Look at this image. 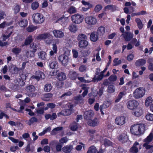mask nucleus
<instances>
[{
	"mask_svg": "<svg viewBox=\"0 0 153 153\" xmlns=\"http://www.w3.org/2000/svg\"><path fill=\"white\" fill-rule=\"evenodd\" d=\"M38 28L37 26H35L33 25H29L27 28V30L29 32H32Z\"/></svg>",
	"mask_w": 153,
	"mask_h": 153,
	"instance_id": "nucleus-36",
	"label": "nucleus"
},
{
	"mask_svg": "<svg viewBox=\"0 0 153 153\" xmlns=\"http://www.w3.org/2000/svg\"><path fill=\"white\" fill-rule=\"evenodd\" d=\"M134 55L132 53H131L128 55L127 57V59L129 61H131L133 59Z\"/></svg>",
	"mask_w": 153,
	"mask_h": 153,
	"instance_id": "nucleus-63",
	"label": "nucleus"
},
{
	"mask_svg": "<svg viewBox=\"0 0 153 153\" xmlns=\"http://www.w3.org/2000/svg\"><path fill=\"white\" fill-rule=\"evenodd\" d=\"M30 47L33 49V50L31 51V54L30 55V57H34L35 55L34 53L37 51V45L34 43L30 44Z\"/></svg>",
	"mask_w": 153,
	"mask_h": 153,
	"instance_id": "nucleus-24",
	"label": "nucleus"
},
{
	"mask_svg": "<svg viewBox=\"0 0 153 153\" xmlns=\"http://www.w3.org/2000/svg\"><path fill=\"white\" fill-rule=\"evenodd\" d=\"M52 86L51 84L47 83L45 84L44 88L45 91L47 92H50L52 89Z\"/></svg>",
	"mask_w": 153,
	"mask_h": 153,
	"instance_id": "nucleus-43",
	"label": "nucleus"
},
{
	"mask_svg": "<svg viewBox=\"0 0 153 153\" xmlns=\"http://www.w3.org/2000/svg\"><path fill=\"white\" fill-rule=\"evenodd\" d=\"M146 90L144 88L139 87L137 88L134 92L133 95L135 99H139L143 97L145 95Z\"/></svg>",
	"mask_w": 153,
	"mask_h": 153,
	"instance_id": "nucleus-4",
	"label": "nucleus"
},
{
	"mask_svg": "<svg viewBox=\"0 0 153 153\" xmlns=\"http://www.w3.org/2000/svg\"><path fill=\"white\" fill-rule=\"evenodd\" d=\"M37 119L35 117H32L29 120V121L31 123H33L34 122H37Z\"/></svg>",
	"mask_w": 153,
	"mask_h": 153,
	"instance_id": "nucleus-64",
	"label": "nucleus"
},
{
	"mask_svg": "<svg viewBox=\"0 0 153 153\" xmlns=\"http://www.w3.org/2000/svg\"><path fill=\"white\" fill-rule=\"evenodd\" d=\"M105 32V28L103 26H101L99 27L97 30V32L98 34L100 36H102Z\"/></svg>",
	"mask_w": 153,
	"mask_h": 153,
	"instance_id": "nucleus-31",
	"label": "nucleus"
},
{
	"mask_svg": "<svg viewBox=\"0 0 153 153\" xmlns=\"http://www.w3.org/2000/svg\"><path fill=\"white\" fill-rule=\"evenodd\" d=\"M118 139L119 141H121L123 143H124L128 141V137L125 134H122L119 136Z\"/></svg>",
	"mask_w": 153,
	"mask_h": 153,
	"instance_id": "nucleus-17",
	"label": "nucleus"
},
{
	"mask_svg": "<svg viewBox=\"0 0 153 153\" xmlns=\"http://www.w3.org/2000/svg\"><path fill=\"white\" fill-rule=\"evenodd\" d=\"M135 21L137 23L138 28L139 30H141L143 27V24L140 20L139 18H136L135 19Z\"/></svg>",
	"mask_w": 153,
	"mask_h": 153,
	"instance_id": "nucleus-29",
	"label": "nucleus"
},
{
	"mask_svg": "<svg viewBox=\"0 0 153 153\" xmlns=\"http://www.w3.org/2000/svg\"><path fill=\"white\" fill-rule=\"evenodd\" d=\"M21 48H14L12 49V52L16 55H18L21 52Z\"/></svg>",
	"mask_w": 153,
	"mask_h": 153,
	"instance_id": "nucleus-47",
	"label": "nucleus"
},
{
	"mask_svg": "<svg viewBox=\"0 0 153 153\" xmlns=\"http://www.w3.org/2000/svg\"><path fill=\"white\" fill-rule=\"evenodd\" d=\"M152 102V100L151 97H147L146 99L145 102V105L146 106L148 107L150 105Z\"/></svg>",
	"mask_w": 153,
	"mask_h": 153,
	"instance_id": "nucleus-46",
	"label": "nucleus"
},
{
	"mask_svg": "<svg viewBox=\"0 0 153 153\" xmlns=\"http://www.w3.org/2000/svg\"><path fill=\"white\" fill-rule=\"evenodd\" d=\"M21 72L20 68H18L15 66L13 67V71L12 73L14 74H17Z\"/></svg>",
	"mask_w": 153,
	"mask_h": 153,
	"instance_id": "nucleus-50",
	"label": "nucleus"
},
{
	"mask_svg": "<svg viewBox=\"0 0 153 153\" xmlns=\"http://www.w3.org/2000/svg\"><path fill=\"white\" fill-rule=\"evenodd\" d=\"M139 145V143L136 141L133 144V146L130 149L129 151L132 153H137L138 152V149L137 146Z\"/></svg>",
	"mask_w": 153,
	"mask_h": 153,
	"instance_id": "nucleus-18",
	"label": "nucleus"
},
{
	"mask_svg": "<svg viewBox=\"0 0 153 153\" xmlns=\"http://www.w3.org/2000/svg\"><path fill=\"white\" fill-rule=\"evenodd\" d=\"M118 58H115L113 60V65L114 66H117L119 65L120 64L121 62V60L120 59L118 60Z\"/></svg>",
	"mask_w": 153,
	"mask_h": 153,
	"instance_id": "nucleus-51",
	"label": "nucleus"
},
{
	"mask_svg": "<svg viewBox=\"0 0 153 153\" xmlns=\"http://www.w3.org/2000/svg\"><path fill=\"white\" fill-rule=\"evenodd\" d=\"M68 28L71 31L74 33L77 30L76 26L73 24L70 25Z\"/></svg>",
	"mask_w": 153,
	"mask_h": 153,
	"instance_id": "nucleus-45",
	"label": "nucleus"
},
{
	"mask_svg": "<svg viewBox=\"0 0 153 153\" xmlns=\"http://www.w3.org/2000/svg\"><path fill=\"white\" fill-rule=\"evenodd\" d=\"M132 114L136 117H139L142 115L143 112L141 108L139 107L133 109Z\"/></svg>",
	"mask_w": 153,
	"mask_h": 153,
	"instance_id": "nucleus-12",
	"label": "nucleus"
},
{
	"mask_svg": "<svg viewBox=\"0 0 153 153\" xmlns=\"http://www.w3.org/2000/svg\"><path fill=\"white\" fill-rule=\"evenodd\" d=\"M114 5L112 4L108 5L104 8V10H110L113 9Z\"/></svg>",
	"mask_w": 153,
	"mask_h": 153,
	"instance_id": "nucleus-62",
	"label": "nucleus"
},
{
	"mask_svg": "<svg viewBox=\"0 0 153 153\" xmlns=\"http://www.w3.org/2000/svg\"><path fill=\"white\" fill-rule=\"evenodd\" d=\"M72 113V109H65L62 110L60 112L57 113L58 117H60L61 115L63 116H69Z\"/></svg>",
	"mask_w": 153,
	"mask_h": 153,
	"instance_id": "nucleus-9",
	"label": "nucleus"
},
{
	"mask_svg": "<svg viewBox=\"0 0 153 153\" xmlns=\"http://www.w3.org/2000/svg\"><path fill=\"white\" fill-rule=\"evenodd\" d=\"M58 59L59 62L64 66H66L68 63V57L66 52L63 54L59 56Z\"/></svg>",
	"mask_w": 153,
	"mask_h": 153,
	"instance_id": "nucleus-5",
	"label": "nucleus"
},
{
	"mask_svg": "<svg viewBox=\"0 0 153 153\" xmlns=\"http://www.w3.org/2000/svg\"><path fill=\"white\" fill-rule=\"evenodd\" d=\"M33 41L32 36L31 35L29 36L25 39L24 43L22 45L23 47L25 46H27L30 45Z\"/></svg>",
	"mask_w": 153,
	"mask_h": 153,
	"instance_id": "nucleus-16",
	"label": "nucleus"
},
{
	"mask_svg": "<svg viewBox=\"0 0 153 153\" xmlns=\"http://www.w3.org/2000/svg\"><path fill=\"white\" fill-rule=\"evenodd\" d=\"M99 123V120L97 117H95L93 120L91 119L87 122V124L89 126L92 127L97 126Z\"/></svg>",
	"mask_w": 153,
	"mask_h": 153,
	"instance_id": "nucleus-10",
	"label": "nucleus"
},
{
	"mask_svg": "<svg viewBox=\"0 0 153 153\" xmlns=\"http://www.w3.org/2000/svg\"><path fill=\"white\" fill-rule=\"evenodd\" d=\"M48 36V33H43L39 35L37 37V39H45L47 38Z\"/></svg>",
	"mask_w": 153,
	"mask_h": 153,
	"instance_id": "nucleus-40",
	"label": "nucleus"
},
{
	"mask_svg": "<svg viewBox=\"0 0 153 153\" xmlns=\"http://www.w3.org/2000/svg\"><path fill=\"white\" fill-rule=\"evenodd\" d=\"M88 43L87 40H83L79 41L78 45L81 48H85L88 45Z\"/></svg>",
	"mask_w": 153,
	"mask_h": 153,
	"instance_id": "nucleus-21",
	"label": "nucleus"
},
{
	"mask_svg": "<svg viewBox=\"0 0 153 153\" xmlns=\"http://www.w3.org/2000/svg\"><path fill=\"white\" fill-rule=\"evenodd\" d=\"M68 19L67 17H65L64 16H63L61 17L58 18L56 22L63 24L67 22Z\"/></svg>",
	"mask_w": 153,
	"mask_h": 153,
	"instance_id": "nucleus-34",
	"label": "nucleus"
},
{
	"mask_svg": "<svg viewBox=\"0 0 153 153\" xmlns=\"http://www.w3.org/2000/svg\"><path fill=\"white\" fill-rule=\"evenodd\" d=\"M104 77V75H102V74L100 73V75L97 76L96 77L95 76L92 79V81L94 82H95L96 81H100L102 80Z\"/></svg>",
	"mask_w": 153,
	"mask_h": 153,
	"instance_id": "nucleus-35",
	"label": "nucleus"
},
{
	"mask_svg": "<svg viewBox=\"0 0 153 153\" xmlns=\"http://www.w3.org/2000/svg\"><path fill=\"white\" fill-rule=\"evenodd\" d=\"M153 139V134L152 133H151L145 139V141L146 143L151 142Z\"/></svg>",
	"mask_w": 153,
	"mask_h": 153,
	"instance_id": "nucleus-48",
	"label": "nucleus"
},
{
	"mask_svg": "<svg viewBox=\"0 0 153 153\" xmlns=\"http://www.w3.org/2000/svg\"><path fill=\"white\" fill-rule=\"evenodd\" d=\"M78 74L75 71L70 72L69 75V78L72 80H76L77 78Z\"/></svg>",
	"mask_w": 153,
	"mask_h": 153,
	"instance_id": "nucleus-28",
	"label": "nucleus"
},
{
	"mask_svg": "<svg viewBox=\"0 0 153 153\" xmlns=\"http://www.w3.org/2000/svg\"><path fill=\"white\" fill-rule=\"evenodd\" d=\"M97 150L95 146H92L88 148L87 153H96Z\"/></svg>",
	"mask_w": 153,
	"mask_h": 153,
	"instance_id": "nucleus-41",
	"label": "nucleus"
},
{
	"mask_svg": "<svg viewBox=\"0 0 153 153\" xmlns=\"http://www.w3.org/2000/svg\"><path fill=\"white\" fill-rule=\"evenodd\" d=\"M127 107L130 110H133L139 105L138 102L134 100H129L126 104Z\"/></svg>",
	"mask_w": 153,
	"mask_h": 153,
	"instance_id": "nucleus-7",
	"label": "nucleus"
},
{
	"mask_svg": "<svg viewBox=\"0 0 153 153\" xmlns=\"http://www.w3.org/2000/svg\"><path fill=\"white\" fill-rule=\"evenodd\" d=\"M146 14H147V13L146 11L144 10H142L139 12L133 13L132 14V15H133V16H139L140 15H145Z\"/></svg>",
	"mask_w": 153,
	"mask_h": 153,
	"instance_id": "nucleus-53",
	"label": "nucleus"
},
{
	"mask_svg": "<svg viewBox=\"0 0 153 153\" xmlns=\"http://www.w3.org/2000/svg\"><path fill=\"white\" fill-rule=\"evenodd\" d=\"M26 90L29 93L32 92H34L35 90V87L33 85H30L26 87Z\"/></svg>",
	"mask_w": 153,
	"mask_h": 153,
	"instance_id": "nucleus-38",
	"label": "nucleus"
},
{
	"mask_svg": "<svg viewBox=\"0 0 153 153\" xmlns=\"http://www.w3.org/2000/svg\"><path fill=\"white\" fill-rule=\"evenodd\" d=\"M32 17L33 22L36 25L42 23L45 20V17L43 15L39 13H36L33 14Z\"/></svg>",
	"mask_w": 153,
	"mask_h": 153,
	"instance_id": "nucleus-3",
	"label": "nucleus"
},
{
	"mask_svg": "<svg viewBox=\"0 0 153 153\" xmlns=\"http://www.w3.org/2000/svg\"><path fill=\"white\" fill-rule=\"evenodd\" d=\"M123 35L125 40L128 41L130 40L133 37V34L128 32H125Z\"/></svg>",
	"mask_w": 153,
	"mask_h": 153,
	"instance_id": "nucleus-25",
	"label": "nucleus"
},
{
	"mask_svg": "<svg viewBox=\"0 0 153 153\" xmlns=\"http://www.w3.org/2000/svg\"><path fill=\"white\" fill-rule=\"evenodd\" d=\"M117 76L115 75H111L108 78V80L111 82H114L117 79Z\"/></svg>",
	"mask_w": 153,
	"mask_h": 153,
	"instance_id": "nucleus-55",
	"label": "nucleus"
},
{
	"mask_svg": "<svg viewBox=\"0 0 153 153\" xmlns=\"http://www.w3.org/2000/svg\"><path fill=\"white\" fill-rule=\"evenodd\" d=\"M85 22L88 25H92L96 24L97 21L96 18L90 16H87L85 18Z\"/></svg>",
	"mask_w": 153,
	"mask_h": 153,
	"instance_id": "nucleus-8",
	"label": "nucleus"
},
{
	"mask_svg": "<svg viewBox=\"0 0 153 153\" xmlns=\"http://www.w3.org/2000/svg\"><path fill=\"white\" fill-rule=\"evenodd\" d=\"M39 4L37 1H35L31 4V8L33 10L36 9L39 7Z\"/></svg>",
	"mask_w": 153,
	"mask_h": 153,
	"instance_id": "nucleus-49",
	"label": "nucleus"
},
{
	"mask_svg": "<svg viewBox=\"0 0 153 153\" xmlns=\"http://www.w3.org/2000/svg\"><path fill=\"white\" fill-rule=\"evenodd\" d=\"M53 96V94L51 93H47L45 94L44 95V97L42 98V100L44 101H48L50 100V98H51Z\"/></svg>",
	"mask_w": 153,
	"mask_h": 153,
	"instance_id": "nucleus-33",
	"label": "nucleus"
},
{
	"mask_svg": "<svg viewBox=\"0 0 153 153\" xmlns=\"http://www.w3.org/2000/svg\"><path fill=\"white\" fill-rule=\"evenodd\" d=\"M77 11L76 8L73 6H71L68 8L67 12L70 14L76 13Z\"/></svg>",
	"mask_w": 153,
	"mask_h": 153,
	"instance_id": "nucleus-32",
	"label": "nucleus"
},
{
	"mask_svg": "<svg viewBox=\"0 0 153 153\" xmlns=\"http://www.w3.org/2000/svg\"><path fill=\"white\" fill-rule=\"evenodd\" d=\"M53 35L56 37L61 38L64 35L63 33L60 30H54L53 31Z\"/></svg>",
	"mask_w": 153,
	"mask_h": 153,
	"instance_id": "nucleus-19",
	"label": "nucleus"
},
{
	"mask_svg": "<svg viewBox=\"0 0 153 153\" xmlns=\"http://www.w3.org/2000/svg\"><path fill=\"white\" fill-rule=\"evenodd\" d=\"M72 22L74 23L79 24L81 23L83 19V16L79 14H76L71 17Z\"/></svg>",
	"mask_w": 153,
	"mask_h": 153,
	"instance_id": "nucleus-6",
	"label": "nucleus"
},
{
	"mask_svg": "<svg viewBox=\"0 0 153 153\" xmlns=\"http://www.w3.org/2000/svg\"><path fill=\"white\" fill-rule=\"evenodd\" d=\"M99 35L97 32H92L90 36V40L92 42H96L98 39Z\"/></svg>",
	"mask_w": 153,
	"mask_h": 153,
	"instance_id": "nucleus-15",
	"label": "nucleus"
},
{
	"mask_svg": "<svg viewBox=\"0 0 153 153\" xmlns=\"http://www.w3.org/2000/svg\"><path fill=\"white\" fill-rule=\"evenodd\" d=\"M45 117L46 120L50 119L51 120H53L56 118L57 116L56 113H53L52 114H46L45 115Z\"/></svg>",
	"mask_w": 153,
	"mask_h": 153,
	"instance_id": "nucleus-22",
	"label": "nucleus"
},
{
	"mask_svg": "<svg viewBox=\"0 0 153 153\" xmlns=\"http://www.w3.org/2000/svg\"><path fill=\"white\" fill-rule=\"evenodd\" d=\"M82 3L83 5L85 6H88V7H89V8H91L92 7V5L91 4L88 2H86L85 1L82 0Z\"/></svg>",
	"mask_w": 153,
	"mask_h": 153,
	"instance_id": "nucleus-61",
	"label": "nucleus"
},
{
	"mask_svg": "<svg viewBox=\"0 0 153 153\" xmlns=\"http://www.w3.org/2000/svg\"><path fill=\"white\" fill-rule=\"evenodd\" d=\"M23 71H22V72H20L19 73V76L22 80H25L26 79V76L25 74H23Z\"/></svg>",
	"mask_w": 153,
	"mask_h": 153,
	"instance_id": "nucleus-60",
	"label": "nucleus"
},
{
	"mask_svg": "<svg viewBox=\"0 0 153 153\" xmlns=\"http://www.w3.org/2000/svg\"><path fill=\"white\" fill-rule=\"evenodd\" d=\"M115 123L118 125H122L125 123V117L123 116H118L115 119Z\"/></svg>",
	"mask_w": 153,
	"mask_h": 153,
	"instance_id": "nucleus-11",
	"label": "nucleus"
},
{
	"mask_svg": "<svg viewBox=\"0 0 153 153\" xmlns=\"http://www.w3.org/2000/svg\"><path fill=\"white\" fill-rule=\"evenodd\" d=\"M104 144L105 146H109L112 145V142L106 138L104 140Z\"/></svg>",
	"mask_w": 153,
	"mask_h": 153,
	"instance_id": "nucleus-54",
	"label": "nucleus"
},
{
	"mask_svg": "<svg viewBox=\"0 0 153 153\" xmlns=\"http://www.w3.org/2000/svg\"><path fill=\"white\" fill-rule=\"evenodd\" d=\"M102 7L101 4H97L94 8L95 12H98L100 11L102 9Z\"/></svg>",
	"mask_w": 153,
	"mask_h": 153,
	"instance_id": "nucleus-57",
	"label": "nucleus"
},
{
	"mask_svg": "<svg viewBox=\"0 0 153 153\" xmlns=\"http://www.w3.org/2000/svg\"><path fill=\"white\" fill-rule=\"evenodd\" d=\"M82 89L84 90L82 94V95L84 97L87 94L88 91L87 88L85 87H82Z\"/></svg>",
	"mask_w": 153,
	"mask_h": 153,
	"instance_id": "nucleus-59",
	"label": "nucleus"
},
{
	"mask_svg": "<svg viewBox=\"0 0 153 153\" xmlns=\"http://www.w3.org/2000/svg\"><path fill=\"white\" fill-rule=\"evenodd\" d=\"M36 76H33V77L37 80H39L40 78H45V76L44 73L40 70L35 72Z\"/></svg>",
	"mask_w": 153,
	"mask_h": 153,
	"instance_id": "nucleus-13",
	"label": "nucleus"
},
{
	"mask_svg": "<svg viewBox=\"0 0 153 153\" xmlns=\"http://www.w3.org/2000/svg\"><path fill=\"white\" fill-rule=\"evenodd\" d=\"M77 39L79 41L83 40H87V36L85 34L83 33L79 34L78 36Z\"/></svg>",
	"mask_w": 153,
	"mask_h": 153,
	"instance_id": "nucleus-42",
	"label": "nucleus"
},
{
	"mask_svg": "<svg viewBox=\"0 0 153 153\" xmlns=\"http://www.w3.org/2000/svg\"><path fill=\"white\" fill-rule=\"evenodd\" d=\"M20 7L18 5H16L14 8L13 10L15 13H19L20 10Z\"/></svg>",
	"mask_w": 153,
	"mask_h": 153,
	"instance_id": "nucleus-58",
	"label": "nucleus"
},
{
	"mask_svg": "<svg viewBox=\"0 0 153 153\" xmlns=\"http://www.w3.org/2000/svg\"><path fill=\"white\" fill-rule=\"evenodd\" d=\"M146 118L148 120L153 121V114L151 113L147 114L146 116Z\"/></svg>",
	"mask_w": 153,
	"mask_h": 153,
	"instance_id": "nucleus-52",
	"label": "nucleus"
},
{
	"mask_svg": "<svg viewBox=\"0 0 153 153\" xmlns=\"http://www.w3.org/2000/svg\"><path fill=\"white\" fill-rule=\"evenodd\" d=\"M38 55L39 59L42 60H45L46 59L47 54L46 53L43 51H41L38 53Z\"/></svg>",
	"mask_w": 153,
	"mask_h": 153,
	"instance_id": "nucleus-26",
	"label": "nucleus"
},
{
	"mask_svg": "<svg viewBox=\"0 0 153 153\" xmlns=\"http://www.w3.org/2000/svg\"><path fill=\"white\" fill-rule=\"evenodd\" d=\"M78 124L75 122H74L70 125L71 129L73 131H75L77 130L78 128Z\"/></svg>",
	"mask_w": 153,
	"mask_h": 153,
	"instance_id": "nucleus-39",
	"label": "nucleus"
},
{
	"mask_svg": "<svg viewBox=\"0 0 153 153\" xmlns=\"http://www.w3.org/2000/svg\"><path fill=\"white\" fill-rule=\"evenodd\" d=\"M49 65L50 68L55 69L57 68L58 62L56 59L54 60H49Z\"/></svg>",
	"mask_w": 153,
	"mask_h": 153,
	"instance_id": "nucleus-20",
	"label": "nucleus"
},
{
	"mask_svg": "<svg viewBox=\"0 0 153 153\" xmlns=\"http://www.w3.org/2000/svg\"><path fill=\"white\" fill-rule=\"evenodd\" d=\"M73 149V146L71 145H67L64 146L62 149L63 152L65 153H70Z\"/></svg>",
	"mask_w": 153,
	"mask_h": 153,
	"instance_id": "nucleus-27",
	"label": "nucleus"
},
{
	"mask_svg": "<svg viewBox=\"0 0 153 153\" xmlns=\"http://www.w3.org/2000/svg\"><path fill=\"white\" fill-rule=\"evenodd\" d=\"M68 140V139L67 137H65L61 138L59 140V142L61 144H63L64 143H66Z\"/></svg>",
	"mask_w": 153,
	"mask_h": 153,
	"instance_id": "nucleus-56",
	"label": "nucleus"
},
{
	"mask_svg": "<svg viewBox=\"0 0 153 153\" xmlns=\"http://www.w3.org/2000/svg\"><path fill=\"white\" fill-rule=\"evenodd\" d=\"M66 76L65 74L63 72L59 73L57 76V78L59 81H63L66 79Z\"/></svg>",
	"mask_w": 153,
	"mask_h": 153,
	"instance_id": "nucleus-30",
	"label": "nucleus"
},
{
	"mask_svg": "<svg viewBox=\"0 0 153 153\" xmlns=\"http://www.w3.org/2000/svg\"><path fill=\"white\" fill-rule=\"evenodd\" d=\"M145 126L143 124H134L131 127L130 132L134 135H140L144 131Z\"/></svg>",
	"mask_w": 153,
	"mask_h": 153,
	"instance_id": "nucleus-1",
	"label": "nucleus"
},
{
	"mask_svg": "<svg viewBox=\"0 0 153 153\" xmlns=\"http://www.w3.org/2000/svg\"><path fill=\"white\" fill-rule=\"evenodd\" d=\"M94 115V112L92 110L86 111L84 114V118L89 120H90Z\"/></svg>",
	"mask_w": 153,
	"mask_h": 153,
	"instance_id": "nucleus-14",
	"label": "nucleus"
},
{
	"mask_svg": "<svg viewBox=\"0 0 153 153\" xmlns=\"http://www.w3.org/2000/svg\"><path fill=\"white\" fill-rule=\"evenodd\" d=\"M115 90L114 86L112 85H110L108 86L107 89V92L111 94L114 93Z\"/></svg>",
	"mask_w": 153,
	"mask_h": 153,
	"instance_id": "nucleus-44",
	"label": "nucleus"
},
{
	"mask_svg": "<svg viewBox=\"0 0 153 153\" xmlns=\"http://www.w3.org/2000/svg\"><path fill=\"white\" fill-rule=\"evenodd\" d=\"M133 86V83L131 81H130L126 84V86H124L125 88V91H122L120 92L118 96L117 97V99L115 100V102L116 103L119 102L120 99L123 97V96L125 95L126 92V91L128 90L129 91H130L132 90V88Z\"/></svg>",
	"mask_w": 153,
	"mask_h": 153,
	"instance_id": "nucleus-2",
	"label": "nucleus"
},
{
	"mask_svg": "<svg viewBox=\"0 0 153 153\" xmlns=\"http://www.w3.org/2000/svg\"><path fill=\"white\" fill-rule=\"evenodd\" d=\"M27 21L26 19H22L21 20L19 23V25L22 27H25L27 26Z\"/></svg>",
	"mask_w": 153,
	"mask_h": 153,
	"instance_id": "nucleus-37",
	"label": "nucleus"
},
{
	"mask_svg": "<svg viewBox=\"0 0 153 153\" xmlns=\"http://www.w3.org/2000/svg\"><path fill=\"white\" fill-rule=\"evenodd\" d=\"M146 61L143 59H140L137 60L135 63V65L137 67H140L144 65Z\"/></svg>",
	"mask_w": 153,
	"mask_h": 153,
	"instance_id": "nucleus-23",
	"label": "nucleus"
}]
</instances>
